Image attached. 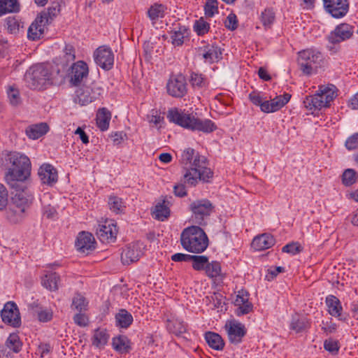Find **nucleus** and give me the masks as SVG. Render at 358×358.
I'll use <instances>...</instances> for the list:
<instances>
[{"label": "nucleus", "mask_w": 358, "mask_h": 358, "mask_svg": "<svg viewBox=\"0 0 358 358\" xmlns=\"http://www.w3.org/2000/svg\"><path fill=\"white\" fill-rule=\"evenodd\" d=\"M1 166L8 168L12 165V168L8 169L5 176L7 183L15 188L18 182L25 180L31 173V162L25 155L17 152L3 151L0 157Z\"/></svg>", "instance_id": "1"}, {"label": "nucleus", "mask_w": 358, "mask_h": 358, "mask_svg": "<svg viewBox=\"0 0 358 358\" xmlns=\"http://www.w3.org/2000/svg\"><path fill=\"white\" fill-rule=\"evenodd\" d=\"M167 118L171 122L192 131L210 133L217 128L210 120H201L192 114L180 111L177 108L169 110L167 113Z\"/></svg>", "instance_id": "2"}, {"label": "nucleus", "mask_w": 358, "mask_h": 358, "mask_svg": "<svg viewBox=\"0 0 358 358\" xmlns=\"http://www.w3.org/2000/svg\"><path fill=\"white\" fill-rule=\"evenodd\" d=\"M182 247L192 253H201L208 245V238L205 231L198 226L184 229L180 234Z\"/></svg>", "instance_id": "3"}, {"label": "nucleus", "mask_w": 358, "mask_h": 358, "mask_svg": "<svg viewBox=\"0 0 358 358\" xmlns=\"http://www.w3.org/2000/svg\"><path fill=\"white\" fill-rule=\"evenodd\" d=\"M20 186V184L18 182V185L14 188L16 189V193L12 197V203L6 212L7 218L13 223L22 220L24 212L32 201V196Z\"/></svg>", "instance_id": "4"}, {"label": "nucleus", "mask_w": 358, "mask_h": 358, "mask_svg": "<svg viewBox=\"0 0 358 358\" xmlns=\"http://www.w3.org/2000/svg\"><path fill=\"white\" fill-rule=\"evenodd\" d=\"M51 76L48 66L38 64L31 66L24 75L26 85L31 90H43L51 84Z\"/></svg>", "instance_id": "5"}, {"label": "nucleus", "mask_w": 358, "mask_h": 358, "mask_svg": "<svg viewBox=\"0 0 358 358\" xmlns=\"http://www.w3.org/2000/svg\"><path fill=\"white\" fill-rule=\"evenodd\" d=\"M336 87L334 85H322L313 96H306L303 101L304 106L309 110H321L329 106L330 103L336 96Z\"/></svg>", "instance_id": "6"}, {"label": "nucleus", "mask_w": 358, "mask_h": 358, "mask_svg": "<svg viewBox=\"0 0 358 358\" xmlns=\"http://www.w3.org/2000/svg\"><path fill=\"white\" fill-rule=\"evenodd\" d=\"M206 158L203 156L195 157L193 165L194 167L187 169L184 173L185 182L195 186L199 180L208 182L213 178V173L209 168L205 167Z\"/></svg>", "instance_id": "7"}, {"label": "nucleus", "mask_w": 358, "mask_h": 358, "mask_svg": "<svg viewBox=\"0 0 358 358\" xmlns=\"http://www.w3.org/2000/svg\"><path fill=\"white\" fill-rule=\"evenodd\" d=\"M322 59V53L315 49L308 48L298 52V65L300 70L306 76H310L315 71Z\"/></svg>", "instance_id": "8"}, {"label": "nucleus", "mask_w": 358, "mask_h": 358, "mask_svg": "<svg viewBox=\"0 0 358 358\" xmlns=\"http://www.w3.org/2000/svg\"><path fill=\"white\" fill-rule=\"evenodd\" d=\"M103 92V89L101 85L94 82L90 85L84 86L77 90L76 102L82 106L87 105L99 99Z\"/></svg>", "instance_id": "9"}, {"label": "nucleus", "mask_w": 358, "mask_h": 358, "mask_svg": "<svg viewBox=\"0 0 358 358\" xmlns=\"http://www.w3.org/2000/svg\"><path fill=\"white\" fill-rule=\"evenodd\" d=\"M214 206L208 199H200L193 201L190 204V209L193 214L195 223L202 224L204 219L213 213Z\"/></svg>", "instance_id": "10"}, {"label": "nucleus", "mask_w": 358, "mask_h": 358, "mask_svg": "<svg viewBox=\"0 0 358 358\" xmlns=\"http://www.w3.org/2000/svg\"><path fill=\"white\" fill-rule=\"evenodd\" d=\"M1 317L3 323L14 328L21 325V317L16 303L13 301H8L3 306L1 312Z\"/></svg>", "instance_id": "11"}, {"label": "nucleus", "mask_w": 358, "mask_h": 358, "mask_svg": "<svg viewBox=\"0 0 358 358\" xmlns=\"http://www.w3.org/2000/svg\"><path fill=\"white\" fill-rule=\"evenodd\" d=\"M166 90L167 93L173 97H183L187 92L185 76L182 74L171 76L166 83Z\"/></svg>", "instance_id": "12"}, {"label": "nucleus", "mask_w": 358, "mask_h": 358, "mask_svg": "<svg viewBox=\"0 0 358 358\" xmlns=\"http://www.w3.org/2000/svg\"><path fill=\"white\" fill-rule=\"evenodd\" d=\"M325 10L334 18L345 16L349 9L348 0H322Z\"/></svg>", "instance_id": "13"}, {"label": "nucleus", "mask_w": 358, "mask_h": 358, "mask_svg": "<svg viewBox=\"0 0 358 358\" xmlns=\"http://www.w3.org/2000/svg\"><path fill=\"white\" fill-rule=\"evenodd\" d=\"M96 64L104 70L112 69L114 63V55L111 49L107 46L98 48L94 53Z\"/></svg>", "instance_id": "14"}, {"label": "nucleus", "mask_w": 358, "mask_h": 358, "mask_svg": "<svg viewBox=\"0 0 358 358\" xmlns=\"http://www.w3.org/2000/svg\"><path fill=\"white\" fill-rule=\"evenodd\" d=\"M117 229L113 220H106L103 224H99L96 229V236L102 243L113 242L116 239Z\"/></svg>", "instance_id": "15"}, {"label": "nucleus", "mask_w": 358, "mask_h": 358, "mask_svg": "<svg viewBox=\"0 0 358 358\" xmlns=\"http://www.w3.org/2000/svg\"><path fill=\"white\" fill-rule=\"evenodd\" d=\"M229 341L234 344L241 342L246 334L245 326L235 321L227 322L224 326Z\"/></svg>", "instance_id": "16"}, {"label": "nucleus", "mask_w": 358, "mask_h": 358, "mask_svg": "<svg viewBox=\"0 0 358 358\" xmlns=\"http://www.w3.org/2000/svg\"><path fill=\"white\" fill-rule=\"evenodd\" d=\"M89 73L87 64L83 61H78L74 63L71 67L69 76L70 81L73 85H78L84 78H86Z\"/></svg>", "instance_id": "17"}, {"label": "nucleus", "mask_w": 358, "mask_h": 358, "mask_svg": "<svg viewBox=\"0 0 358 358\" xmlns=\"http://www.w3.org/2000/svg\"><path fill=\"white\" fill-rule=\"evenodd\" d=\"M353 33L351 26L348 24H341L331 31L327 36V40L331 44L339 43L350 38Z\"/></svg>", "instance_id": "18"}, {"label": "nucleus", "mask_w": 358, "mask_h": 358, "mask_svg": "<svg viewBox=\"0 0 358 358\" xmlns=\"http://www.w3.org/2000/svg\"><path fill=\"white\" fill-rule=\"evenodd\" d=\"M143 255L141 244L134 243L128 245L122 252L121 260L123 264L129 265L137 262Z\"/></svg>", "instance_id": "19"}, {"label": "nucleus", "mask_w": 358, "mask_h": 358, "mask_svg": "<svg viewBox=\"0 0 358 358\" xmlns=\"http://www.w3.org/2000/svg\"><path fill=\"white\" fill-rule=\"evenodd\" d=\"M234 305L237 306L236 313L238 316L246 315L252 310V304L249 301V294L243 289L238 291Z\"/></svg>", "instance_id": "20"}, {"label": "nucleus", "mask_w": 358, "mask_h": 358, "mask_svg": "<svg viewBox=\"0 0 358 358\" xmlns=\"http://www.w3.org/2000/svg\"><path fill=\"white\" fill-rule=\"evenodd\" d=\"M77 250L83 253H89L95 249V239L89 232L82 231L78 234L76 241Z\"/></svg>", "instance_id": "21"}, {"label": "nucleus", "mask_w": 358, "mask_h": 358, "mask_svg": "<svg viewBox=\"0 0 358 358\" xmlns=\"http://www.w3.org/2000/svg\"><path fill=\"white\" fill-rule=\"evenodd\" d=\"M38 174L43 184L52 186L57 181V171L51 164H44L41 165Z\"/></svg>", "instance_id": "22"}, {"label": "nucleus", "mask_w": 358, "mask_h": 358, "mask_svg": "<svg viewBox=\"0 0 358 358\" xmlns=\"http://www.w3.org/2000/svg\"><path fill=\"white\" fill-rule=\"evenodd\" d=\"M291 95L285 93L282 96H277L270 101H264L262 111L264 113L275 112L283 107L289 101Z\"/></svg>", "instance_id": "23"}, {"label": "nucleus", "mask_w": 358, "mask_h": 358, "mask_svg": "<svg viewBox=\"0 0 358 358\" xmlns=\"http://www.w3.org/2000/svg\"><path fill=\"white\" fill-rule=\"evenodd\" d=\"M46 24H48L38 15L28 29V38L32 41L39 39L44 32V28Z\"/></svg>", "instance_id": "24"}, {"label": "nucleus", "mask_w": 358, "mask_h": 358, "mask_svg": "<svg viewBox=\"0 0 358 358\" xmlns=\"http://www.w3.org/2000/svg\"><path fill=\"white\" fill-rule=\"evenodd\" d=\"M275 244L273 236L269 234H263L256 236L252 242V247L256 250H264Z\"/></svg>", "instance_id": "25"}, {"label": "nucleus", "mask_w": 358, "mask_h": 358, "mask_svg": "<svg viewBox=\"0 0 358 358\" xmlns=\"http://www.w3.org/2000/svg\"><path fill=\"white\" fill-rule=\"evenodd\" d=\"M48 131V127L46 123L32 124L27 127L25 133L30 139H38Z\"/></svg>", "instance_id": "26"}, {"label": "nucleus", "mask_w": 358, "mask_h": 358, "mask_svg": "<svg viewBox=\"0 0 358 358\" xmlns=\"http://www.w3.org/2000/svg\"><path fill=\"white\" fill-rule=\"evenodd\" d=\"M111 113L106 108L99 109L96 113V125L101 131L108 129Z\"/></svg>", "instance_id": "27"}, {"label": "nucleus", "mask_w": 358, "mask_h": 358, "mask_svg": "<svg viewBox=\"0 0 358 358\" xmlns=\"http://www.w3.org/2000/svg\"><path fill=\"white\" fill-rule=\"evenodd\" d=\"M326 303L328 307V312L331 315L338 317L339 320H343L341 314L342 307L340 301L336 296L333 295L328 296L326 299Z\"/></svg>", "instance_id": "28"}, {"label": "nucleus", "mask_w": 358, "mask_h": 358, "mask_svg": "<svg viewBox=\"0 0 358 358\" xmlns=\"http://www.w3.org/2000/svg\"><path fill=\"white\" fill-rule=\"evenodd\" d=\"M205 340L209 347L215 350H222L224 347V342L218 334L208 331L205 334Z\"/></svg>", "instance_id": "29"}, {"label": "nucleus", "mask_w": 358, "mask_h": 358, "mask_svg": "<svg viewBox=\"0 0 358 358\" xmlns=\"http://www.w3.org/2000/svg\"><path fill=\"white\" fill-rule=\"evenodd\" d=\"M169 205L170 202L166 199H164L162 203H157L153 211L155 218L160 221L167 219L170 215Z\"/></svg>", "instance_id": "30"}, {"label": "nucleus", "mask_w": 358, "mask_h": 358, "mask_svg": "<svg viewBox=\"0 0 358 358\" xmlns=\"http://www.w3.org/2000/svg\"><path fill=\"white\" fill-rule=\"evenodd\" d=\"M202 57L206 62L212 64L222 59V52L220 48L217 46H208L204 50Z\"/></svg>", "instance_id": "31"}, {"label": "nucleus", "mask_w": 358, "mask_h": 358, "mask_svg": "<svg viewBox=\"0 0 358 358\" xmlns=\"http://www.w3.org/2000/svg\"><path fill=\"white\" fill-rule=\"evenodd\" d=\"M167 329L176 336H182L186 333V324L179 319H170L167 321Z\"/></svg>", "instance_id": "32"}, {"label": "nucleus", "mask_w": 358, "mask_h": 358, "mask_svg": "<svg viewBox=\"0 0 358 358\" xmlns=\"http://www.w3.org/2000/svg\"><path fill=\"white\" fill-rule=\"evenodd\" d=\"M116 325L121 328H128L133 322V316L125 309H121L115 315Z\"/></svg>", "instance_id": "33"}, {"label": "nucleus", "mask_w": 358, "mask_h": 358, "mask_svg": "<svg viewBox=\"0 0 358 358\" xmlns=\"http://www.w3.org/2000/svg\"><path fill=\"white\" fill-rule=\"evenodd\" d=\"M59 281V276L56 273H52L45 275L42 278L41 283L46 289L50 291H55L58 289Z\"/></svg>", "instance_id": "34"}, {"label": "nucleus", "mask_w": 358, "mask_h": 358, "mask_svg": "<svg viewBox=\"0 0 358 358\" xmlns=\"http://www.w3.org/2000/svg\"><path fill=\"white\" fill-rule=\"evenodd\" d=\"M200 156L198 153H195V150L192 148H187L185 150L181 156V162L183 164L185 172L187 169L194 167L193 165L195 157Z\"/></svg>", "instance_id": "35"}, {"label": "nucleus", "mask_w": 358, "mask_h": 358, "mask_svg": "<svg viewBox=\"0 0 358 358\" xmlns=\"http://www.w3.org/2000/svg\"><path fill=\"white\" fill-rule=\"evenodd\" d=\"M129 343V340L126 336H120L113 338L112 345L116 351L120 353H126L129 352L130 348Z\"/></svg>", "instance_id": "36"}, {"label": "nucleus", "mask_w": 358, "mask_h": 358, "mask_svg": "<svg viewBox=\"0 0 358 358\" xmlns=\"http://www.w3.org/2000/svg\"><path fill=\"white\" fill-rule=\"evenodd\" d=\"M188 29L185 27H180L178 30L171 31V38L173 45H181L184 43V38L188 36Z\"/></svg>", "instance_id": "37"}, {"label": "nucleus", "mask_w": 358, "mask_h": 358, "mask_svg": "<svg viewBox=\"0 0 358 358\" xmlns=\"http://www.w3.org/2000/svg\"><path fill=\"white\" fill-rule=\"evenodd\" d=\"M17 0H0V17L7 13H15L19 10Z\"/></svg>", "instance_id": "38"}, {"label": "nucleus", "mask_w": 358, "mask_h": 358, "mask_svg": "<svg viewBox=\"0 0 358 358\" xmlns=\"http://www.w3.org/2000/svg\"><path fill=\"white\" fill-rule=\"evenodd\" d=\"M22 345V343L16 334H10L6 341V346L15 353L21 350Z\"/></svg>", "instance_id": "39"}, {"label": "nucleus", "mask_w": 358, "mask_h": 358, "mask_svg": "<svg viewBox=\"0 0 358 358\" xmlns=\"http://www.w3.org/2000/svg\"><path fill=\"white\" fill-rule=\"evenodd\" d=\"M60 12V6L58 3L52 4L48 8L47 11L42 12L39 16L42 18L45 22L48 24L53 18L57 16Z\"/></svg>", "instance_id": "40"}, {"label": "nucleus", "mask_w": 358, "mask_h": 358, "mask_svg": "<svg viewBox=\"0 0 358 358\" xmlns=\"http://www.w3.org/2000/svg\"><path fill=\"white\" fill-rule=\"evenodd\" d=\"M108 206L110 210L117 214L122 213L125 208V205L122 199L114 195L109 196Z\"/></svg>", "instance_id": "41"}, {"label": "nucleus", "mask_w": 358, "mask_h": 358, "mask_svg": "<svg viewBox=\"0 0 358 358\" xmlns=\"http://www.w3.org/2000/svg\"><path fill=\"white\" fill-rule=\"evenodd\" d=\"M109 336L106 330L97 329L93 336V345L100 348L105 345L108 340Z\"/></svg>", "instance_id": "42"}, {"label": "nucleus", "mask_w": 358, "mask_h": 358, "mask_svg": "<svg viewBox=\"0 0 358 358\" xmlns=\"http://www.w3.org/2000/svg\"><path fill=\"white\" fill-rule=\"evenodd\" d=\"M190 261H192V267L196 271L206 269L208 258L204 255H191Z\"/></svg>", "instance_id": "43"}, {"label": "nucleus", "mask_w": 358, "mask_h": 358, "mask_svg": "<svg viewBox=\"0 0 358 358\" xmlns=\"http://www.w3.org/2000/svg\"><path fill=\"white\" fill-rule=\"evenodd\" d=\"M275 18V15L272 8H266L261 14L260 20L264 27L271 26Z\"/></svg>", "instance_id": "44"}, {"label": "nucleus", "mask_w": 358, "mask_h": 358, "mask_svg": "<svg viewBox=\"0 0 358 358\" xmlns=\"http://www.w3.org/2000/svg\"><path fill=\"white\" fill-rule=\"evenodd\" d=\"M164 6L162 4H155L148 10V17L151 20L162 18L164 15Z\"/></svg>", "instance_id": "45"}, {"label": "nucleus", "mask_w": 358, "mask_h": 358, "mask_svg": "<svg viewBox=\"0 0 358 358\" xmlns=\"http://www.w3.org/2000/svg\"><path fill=\"white\" fill-rule=\"evenodd\" d=\"M290 328L296 333L302 332L308 328V322L306 318L293 317Z\"/></svg>", "instance_id": "46"}, {"label": "nucleus", "mask_w": 358, "mask_h": 358, "mask_svg": "<svg viewBox=\"0 0 358 358\" xmlns=\"http://www.w3.org/2000/svg\"><path fill=\"white\" fill-rule=\"evenodd\" d=\"M205 271L208 277L216 278L221 273L220 264L216 261H213L211 263L208 262Z\"/></svg>", "instance_id": "47"}, {"label": "nucleus", "mask_w": 358, "mask_h": 358, "mask_svg": "<svg viewBox=\"0 0 358 358\" xmlns=\"http://www.w3.org/2000/svg\"><path fill=\"white\" fill-rule=\"evenodd\" d=\"M87 302L86 299L80 294H76L72 300L71 307L74 308L76 310L82 312L87 310Z\"/></svg>", "instance_id": "48"}, {"label": "nucleus", "mask_w": 358, "mask_h": 358, "mask_svg": "<svg viewBox=\"0 0 358 358\" xmlns=\"http://www.w3.org/2000/svg\"><path fill=\"white\" fill-rule=\"evenodd\" d=\"M8 99L9 103L13 106H17L21 103L20 92L13 86H10L7 90Z\"/></svg>", "instance_id": "49"}, {"label": "nucleus", "mask_w": 358, "mask_h": 358, "mask_svg": "<svg viewBox=\"0 0 358 358\" xmlns=\"http://www.w3.org/2000/svg\"><path fill=\"white\" fill-rule=\"evenodd\" d=\"M194 30L199 36H203L208 33L210 29L209 24L206 22L203 17L195 21L194 24Z\"/></svg>", "instance_id": "50"}, {"label": "nucleus", "mask_w": 358, "mask_h": 358, "mask_svg": "<svg viewBox=\"0 0 358 358\" xmlns=\"http://www.w3.org/2000/svg\"><path fill=\"white\" fill-rule=\"evenodd\" d=\"M205 15L208 17H212L215 13H218L217 0H207L204 6Z\"/></svg>", "instance_id": "51"}, {"label": "nucleus", "mask_w": 358, "mask_h": 358, "mask_svg": "<svg viewBox=\"0 0 358 358\" xmlns=\"http://www.w3.org/2000/svg\"><path fill=\"white\" fill-rule=\"evenodd\" d=\"M343 183L346 186L354 184L357 180V173L351 169H346L342 176Z\"/></svg>", "instance_id": "52"}, {"label": "nucleus", "mask_w": 358, "mask_h": 358, "mask_svg": "<svg viewBox=\"0 0 358 358\" xmlns=\"http://www.w3.org/2000/svg\"><path fill=\"white\" fill-rule=\"evenodd\" d=\"M8 31L12 34L18 33L20 27H22L20 22L15 17H8L6 20Z\"/></svg>", "instance_id": "53"}, {"label": "nucleus", "mask_w": 358, "mask_h": 358, "mask_svg": "<svg viewBox=\"0 0 358 358\" xmlns=\"http://www.w3.org/2000/svg\"><path fill=\"white\" fill-rule=\"evenodd\" d=\"M189 82L193 87H203L206 85L203 76L195 72L191 73Z\"/></svg>", "instance_id": "54"}, {"label": "nucleus", "mask_w": 358, "mask_h": 358, "mask_svg": "<svg viewBox=\"0 0 358 358\" xmlns=\"http://www.w3.org/2000/svg\"><path fill=\"white\" fill-rule=\"evenodd\" d=\"M8 201V192L6 187L0 183V211L7 206Z\"/></svg>", "instance_id": "55"}, {"label": "nucleus", "mask_w": 358, "mask_h": 358, "mask_svg": "<svg viewBox=\"0 0 358 358\" xmlns=\"http://www.w3.org/2000/svg\"><path fill=\"white\" fill-rule=\"evenodd\" d=\"M345 146L348 150L357 149L358 148V133L348 137L345 141Z\"/></svg>", "instance_id": "56"}, {"label": "nucleus", "mask_w": 358, "mask_h": 358, "mask_svg": "<svg viewBox=\"0 0 358 358\" xmlns=\"http://www.w3.org/2000/svg\"><path fill=\"white\" fill-rule=\"evenodd\" d=\"M73 322L78 326L85 327L88 325L89 319L85 314L82 313V312H79L78 313L74 315Z\"/></svg>", "instance_id": "57"}, {"label": "nucleus", "mask_w": 358, "mask_h": 358, "mask_svg": "<svg viewBox=\"0 0 358 358\" xmlns=\"http://www.w3.org/2000/svg\"><path fill=\"white\" fill-rule=\"evenodd\" d=\"M225 27L231 31L235 30L238 27V21L235 14H229L225 21Z\"/></svg>", "instance_id": "58"}, {"label": "nucleus", "mask_w": 358, "mask_h": 358, "mask_svg": "<svg viewBox=\"0 0 358 358\" xmlns=\"http://www.w3.org/2000/svg\"><path fill=\"white\" fill-rule=\"evenodd\" d=\"M283 252L295 255L301 250V247L298 243H292L287 244L282 249Z\"/></svg>", "instance_id": "59"}, {"label": "nucleus", "mask_w": 358, "mask_h": 358, "mask_svg": "<svg viewBox=\"0 0 358 358\" xmlns=\"http://www.w3.org/2000/svg\"><path fill=\"white\" fill-rule=\"evenodd\" d=\"M38 318L40 322H47L52 318V312L48 309H43L38 313Z\"/></svg>", "instance_id": "60"}, {"label": "nucleus", "mask_w": 358, "mask_h": 358, "mask_svg": "<svg viewBox=\"0 0 358 358\" xmlns=\"http://www.w3.org/2000/svg\"><path fill=\"white\" fill-rule=\"evenodd\" d=\"M191 255L176 253L171 256V260L176 262H190Z\"/></svg>", "instance_id": "61"}, {"label": "nucleus", "mask_w": 358, "mask_h": 358, "mask_svg": "<svg viewBox=\"0 0 358 358\" xmlns=\"http://www.w3.org/2000/svg\"><path fill=\"white\" fill-rule=\"evenodd\" d=\"M249 99L256 106H259L262 110V106L264 104V101H262V97L259 94L256 92H252L249 94Z\"/></svg>", "instance_id": "62"}, {"label": "nucleus", "mask_w": 358, "mask_h": 358, "mask_svg": "<svg viewBox=\"0 0 358 358\" xmlns=\"http://www.w3.org/2000/svg\"><path fill=\"white\" fill-rule=\"evenodd\" d=\"M324 347L326 350L331 353L337 352L338 350V344L334 341H325Z\"/></svg>", "instance_id": "63"}, {"label": "nucleus", "mask_w": 358, "mask_h": 358, "mask_svg": "<svg viewBox=\"0 0 358 358\" xmlns=\"http://www.w3.org/2000/svg\"><path fill=\"white\" fill-rule=\"evenodd\" d=\"M173 192L176 196L183 197L187 194L185 187L182 184H178L173 187Z\"/></svg>", "instance_id": "64"}]
</instances>
